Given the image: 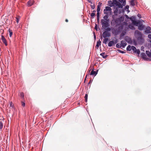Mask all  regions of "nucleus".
I'll return each mask as SVG.
<instances>
[{
    "instance_id": "nucleus-1",
    "label": "nucleus",
    "mask_w": 151,
    "mask_h": 151,
    "mask_svg": "<svg viewBox=\"0 0 151 151\" xmlns=\"http://www.w3.org/2000/svg\"><path fill=\"white\" fill-rule=\"evenodd\" d=\"M135 35L137 38V40L139 41L142 42L143 39L142 37V34L138 30L135 31Z\"/></svg>"
},
{
    "instance_id": "nucleus-2",
    "label": "nucleus",
    "mask_w": 151,
    "mask_h": 151,
    "mask_svg": "<svg viewBox=\"0 0 151 151\" xmlns=\"http://www.w3.org/2000/svg\"><path fill=\"white\" fill-rule=\"evenodd\" d=\"M109 21L105 20L102 19L101 20V23L102 25V29H104L107 28L109 26Z\"/></svg>"
},
{
    "instance_id": "nucleus-3",
    "label": "nucleus",
    "mask_w": 151,
    "mask_h": 151,
    "mask_svg": "<svg viewBox=\"0 0 151 151\" xmlns=\"http://www.w3.org/2000/svg\"><path fill=\"white\" fill-rule=\"evenodd\" d=\"M124 20V18L123 16L117 18L115 20V22L117 24H120Z\"/></svg>"
},
{
    "instance_id": "nucleus-4",
    "label": "nucleus",
    "mask_w": 151,
    "mask_h": 151,
    "mask_svg": "<svg viewBox=\"0 0 151 151\" xmlns=\"http://www.w3.org/2000/svg\"><path fill=\"white\" fill-rule=\"evenodd\" d=\"M111 35L110 33L107 31V30H105V31L103 32L102 34V36L104 38L106 37H109Z\"/></svg>"
},
{
    "instance_id": "nucleus-5",
    "label": "nucleus",
    "mask_w": 151,
    "mask_h": 151,
    "mask_svg": "<svg viewBox=\"0 0 151 151\" xmlns=\"http://www.w3.org/2000/svg\"><path fill=\"white\" fill-rule=\"evenodd\" d=\"M117 41L116 40L115 41V42H114V41H113V40L110 41L108 44V46L109 47H111L112 46H113V45H115L116 43H117Z\"/></svg>"
},
{
    "instance_id": "nucleus-6",
    "label": "nucleus",
    "mask_w": 151,
    "mask_h": 151,
    "mask_svg": "<svg viewBox=\"0 0 151 151\" xmlns=\"http://www.w3.org/2000/svg\"><path fill=\"white\" fill-rule=\"evenodd\" d=\"M115 2V4H116V5L118 6V8H122L123 7V5L121 4L120 3L118 2L116 0H115L114 1Z\"/></svg>"
},
{
    "instance_id": "nucleus-7",
    "label": "nucleus",
    "mask_w": 151,
    "mask_h": 151,
    "mask_svg": "<svg viewBox=\"0 0 151 151\" xmlns=\"http://www.w3.org/2000/svg\"><path fill=\"white\" fill-rule=\"evenodd\" d=\"M1 39L3 42L4 43L5 45L7 46V43L6 40L4 36L2 35H1Z\"/></svg>"
},
{
    "instance_id": "nucleus-8",
    "label": "nucleus",
    "mask_w": 151,
    "mask_h": 151,
    "mask_svg": "<svg viewBox=\"0 0 151 151\" xmlns=\"http://www.w3.org/2000/svg\"><path fill=\"white\" fill-rule=\"evenodd\" d=\"M145 32L147 33H150L151 32V28L150 27H147L145 29Z\"/></svg>"
},
{
    "instance_id": "nucleus-9",
    "label": "nucleus",
    "mask_w": 151,
    "mask_h": 151,
    "mask_svg": "<svg viewBox=\"0 0 151 151\" xmlns=\"http://www.w3.org/2000/svg\"><path fill=\"white\" fill-rule=\"evenodd\" d=\"M102 4V3L101 2H99L97 7V13H100V7L101 6Z\"/></svg>"
},
{
    "instance_id": "nucleus-10",
    "label": "nucleus",
    "mask_w": 151,
    "mask_h": 151,
    "mask_svg": "<svg viewBox=\"0 0 151 151\" xmlns=\"http://www.w3.org/2000/svg\"><path fill=\"white\" fill-rule=\"evenodd\" d=\"M34 2V0H30L27 2V6H32Z\"/></svg>"
},
{
    "instance_id": "nucleus-11",
    "label": "nucleus",
    "mask_w": 151,
    "mask_h": 151,
    "mask_svg": "<svg viewBox=\"0 0 151 151\" xmlns=\"http://www.w3.org/2000/svg\"><path fill=\"white\" fill-rule=\"evenodd\" d=\"M141 57L145 60H147V59H148V58H147L146 57L147 56L145 54L144 52L141 53Z\"/></svg>"
},
{
    "instance_id": "nucleus-12",
    "label": "nucleus",
    "mask_w": 151,
    "mask_h": 151,
    "mask_svg": "<svg viewBox=\"0 0 151 151\" xmlns=\"http://www.w3.org/2000/svg\"><path fill=\"white\" fill-rule=\"evenodd\" d=\"M111 9L109 7L106 6L105 9H104V11H107L109 12H111Z\"/></svg>"
},
{
    "instance_id": "nucleus-13",
    "label": "nucleus",
    "mask_w": 151,
    "mask_h": 151,
    "mask_svg": "<svg viewBox=\"0 0 151 151\" xmlns=\"http://www.w3.org/2000/svg\"><path fill=\"white\" fill-rule=\"evenodd\" d=\"M97 73V72L96 71H94L93 70L91 71L90 73V75L95 76L96 75Z\"/></svg>"
},
{
    "instance_id": "nucleus-14",
    "label": "nucleus",
    "mask_w": 151,
    "mask_h": 151,
    "mask_svg": "<svg viewBox=\"0 0 151 151\" xmlns=\"http://www.w3.org/2000/svg\"><path fill=\"white\" fill-rule=\"evenodd\" d=\"M127 45V43L124 40L121 41V45L122 47H124Z\"/></svg>"
},
{
    "instance_id": "nucleus-15",
    "label": "nucleus",
    "mask_w": 151,
    "mask_h": 151,
    "mask_svg": "<svg viewBox=\"0 0 151 151\" xmlns=\"http://www.w3.org/2000/svg\"><path fill=\"white\" fill-rule=\"evenodd\" d=\"M119 11V8L118 7H116L114 9V13L116 15H117V14Z\"/></svg>"
},
{
    "instance_id": "nucleus-16",
    "label": "nucleus",
    "mask_w": 151,
    "mask_h": 151,
    "mask_svg": "<svg viewBox=\"0 0 151 151\" xmlns=\"http://www.w3.org/2000/svg\"><path fill=\"white\" fill-rule=\"evenodd\" d=\"M109 16V15H106L103 17L104 19H103L109 21V19L108 18Z\"/></svg>"
},
{
    "instance_id": "nucleus-17",
    "label": "nucleus",
    "mask_w": 151,
    "mask_h": 151,
    "mask_svg": "<svg viewBox=\"0 0 151 151\" xmlns=\"http://www.w3.org/2000/svg\"><path fill=\"white\" fill-rule=\"evenodd\" d=\"M145 27L144 25H143L142 24L138 26V28L139 30H142Z\"/></svg>"
},
{
    "instance_id": "nucleus-18",
    "label": "nucleus",
    "mask_w": 151,
    "mask_h": 151,
    "mask_svg": "<svg viewBox=\"0 0 151 151\" xmlns=\"http://www.w3.org/2000/svg\"><path fill=\"white\" fill-rule=\"evenodd\" d=\"M146 53L149 57L151 58V50L150 52L149 51H146Z\"/></svg>"
},
{
    "instance_id": "nucleus-19",
    "label": "nucleus",
    "mask_w": 151,
    "mask_h": 151,
    "mask_svg": "<svg viewBox=\"0 0 151 151\" xmlns=\"http://www.w3.org/2000/svg\"><path fill=\"white\" fill-rule=\"evenodd\" d=\"M132 23L134 25L136 26H137L139 24V22L136 21L135 20L133 21Z\"/></svg>"
},
{
    "instance_id": "nucleus-20",
    "label": "nucleus",
    "mask_w": 151,
    "mask_h": 151,
    "mask_svg": "<svg viewBox=\"0 0 151 151\" xmlns=\"http://www.w3.org/2000/svg\"><path fill=\"white\" fill-rule=\"evenodd\" d=\"M119 1L122 3V5L124 6H125L126 4V1L125 0H118Z\"/></svg>"
},
{
    "instance_id": "nucleus-21",
    "label": "nucleus",
    "mask_w": 151,
    "mask_h": 151,
    "mask_svg": "<svg viewBox=\"0 0 151 151\" xmlns=\"http://www.w3.org/2000/svg\"><path fill=\"white\" fill-rule=\"evenodd\" d=\"M132 46L130 45H128L127 48V50L128 51H130L132 50Z\"/></svg>"
},
{
    "instance_id": "nucleus-22",
    "label": "nucleus",
    "mask_w": 151,
    "mask_h": 151,
    "mask_svg": "<svg viewBox=\"0 0 151 151\" xmlns=\"http://www.w3.org/2000/svg\"><path fill=\"white\" fill-rule=\"evenodd\" d=\"M128 27L129 28H130L132 29H135V27L132 24H129L128 26Z\"/></svg>"
},
{
    "instance_id": "nucleus-23",
    "label": "nucleus",
    "mask_w": 151,
    "mask_h": 151,
    "mask_svg": "<svg viewBox=\"0 0 151 151\" xmlns=\"http://www.w3.org/2000/svg\"><path fill=\"white\" fill-rule=\"evenodd\" d=\"M2 121V120L0 119V130H1L3 127V123Z\"/></svg>"
},
{
    "instance_id": "nucleus-24",
    "label": "nucleus",
    "mask_w": 151,
    "mask_h": 151,
    "mask_svg": "<svg viewBox=\"0 0 151 151\" xmlns=\"http://www.w3.org/2000/svg\"><path fill=\"white\" fill-rule=\"evenodd\" d=\"M101 42L99 40L97 42V44L96 45V46L97 47H99V46L101 45Z\"/></svg>"
},
{
    "instance_id": "nucleus-25",
    "label": "nucleus",
    "mask_w": 151,
    "mask_h": 151,
    "mask_svg": "<svg viewBox=\"0 0 151 151\" xmlns=\"http://www.w3.org/2000/svg\"><path fill=\"white\" fill-rule=\"evenodd\" d=\"M100 55L103 57L104 58H106L107 55L105 54V53H102L100 54Z\"/></svg>"
},
{
    "instance_id": "nucleus-26",
    "label": "nucleus",
    "mask_w": 151,
    "mask_h": 151,
    "mask_svg": "<svg viewBox=\"0 0 151 151\" xmlns=\"http://www.w3.org/2000/svg\"><path fill=\"white\" fill-rule=\"evenodd\" d=\"M109 39L108 38H105L103 40V42L105 44L107 43V42L108 41Z\"/></svg>"
},
{
    "instance_id": "nucleus-27",
    "label": "nucleus",
    "mask_w": 151,
    "mask_h": 151,
    "mask_svg": "<svg viewBox=\"0 0 151 151\" xmlns=\"http://www.w3.org/2000/svg\"><path fill=\"white\" fill-rule=\"evenodd\" d=\"M104 13L106 15H110L111 14V12H109L105 11H104Z\"/></svg>"
},
{
    "instance_id": "nucleus-28",
    "label": "nucleus",
    "mask_w": 151,
    "mask_h": 151,
    "mask_svg": "<svg viewBox=\"0 0 151 151\" xmlns=\"http://www.w3.org/2000/svg\"><path fill=\"white\" fill-rule=\"evenodd\" d=\"M20 96L21 98H22L23 99H24V95L23 93H21L20 94Z\"/></svg>"
},
{
    "instance_id": "nucleus-29",
    "label": "nucleus",
    "mask_w": 151,
    "mask_h": 151,
    "mask_svg": "<svg viewBox=\"0 0 151 151\" xmlns=\"http://www.w3.org/2000/svg\"><path fill=\"white\" fill-rule=\"evenodd\" d=\"M99 14L100 13H97V20L98 22H99Z\"/></svg>"
},
{
    "instance_id": "nucleus-30",
    "label": "nucleus",
    "mask_w": 151,
    "mask_h": 151,
    "mask_svg": "<svg viewBox=\"0 0 151 151\" xmlns=\"http://www.w3.org/2000/svg\"><path fill=\"white\" fill-rule=\"evenodd\" d=\"M130 19L132 22L133 21L135 20V17L134 16H132L129 18Z\"/></svg>"
},
{
    "instance_id": "nucleus-31",
    "label": "nucleus",
    "mask_w": 151,
    "mask_h": 151,
    "mask_svg": "<svg viewBox=\"0 0 151 151\" xmlns=\"http://www.w3.org/2000/svg\"><path fill=\"white\" fill-rule=\"evenodd\" d=\"M116 47L118 48H120L122 47L121 44H120L119 43L117 44L116 45Z\"/></svg>"
},
{
    "instance_id": "nucleus-32",
    "label": "nucleus",
    "mask_w": 151,
    "mask_h": 151,
    "mask_svg": "<svg viewBox=\"0 0 151 151\" xmlns=\"http://www.w3.org/2000/svg\"><path fill=\"white\" fill-rule=\"evenodd\" d=\"M132 50H133L134 52H135V51H136L137 49L134 46H132Z\"/></svg>"
},
{
    "instance_id": "nucleus-33",
    "label": "nucleus",
    "mask_w": 151,
    "mask_h": 151,
    "mask_svg": "<svg viewBox=\"0 0 151 151\" xmlns=\"http://www.w3.org/2000/svg\"><path fill=\"white\" fill-rule=\"evenodd\" d=\"M9 36L11 37L12 35V30L10 29L9 30Z\"/></svg>"
},
{
    "instance_id": "nucleus-34",
    "label": "nucleus",
    "mask_w": 151,
    "mask_h": 151,
    "mask_svg": "<svg viewBox=\"0 0 151 151\" xmlns=\"http://www.w3.org/2000/svg\"><path fill=\"white\" fill-rule=\"evenodd\" d=\"M88 96V95L87 94H86L84 97L85 98V101L86 102H87V101Z\"/></svg>"
},
{
    "instance_id": "nucleus-35",
    "label": "nucleus",
    "mask_w": 151,
    "mask_h": 151,
    "mask_svg": "<svg viewBox=\"0 0 151 151\" xmlns=\"http://www.w3.org/2000/svg\"><path fill=\"white\" fill-rule=\"evenodd\" d=\"M95 14L94 13H92L91 14V18H93L95 16Z\"/></svg>"
},
{
    "instance_id": "nucleus-36",
    "label": "nucleus",
    "mask_w": 151,
    "mask_h": 151,
    "mask_svg": "<svg viewBox=\"0 0 151 151\" xmlns=\"http://www.w3.org/2000/svg\"><path fill=\"white\" fill-rule=\"evenodd\" d=\"M125 40H126V41H128V40L129 41V40H130V39L129 38V37H128V36H127V37H125Z\"/></svg>"
},
{
    "instance_id": "nucleus-37",
    "label": "nucleus",
    "mask_w": 151,
    "mask_h": 151,
    "mask_svg": "<svg viewBox=\"0 0 151 151\" xmlns=\"http://www.w3.org/2000/svg\"><path fill=\"white\" fill-rule=\"evenodd\" d=\"M135 52L137 53V54L139 55L140 53V51L139 49H137L136 51H135Z\"/></svg>"
},
{
    "instance_id": "nucleus-38",
    "label": "nucleus",
    "mask_w": 151,
    "mask_h": 151,
    "mask_svg": "<svg viewBox=\"0 0 151 151\" xmlns=\"http://www.w3.org/2000/svg\"><path fill=\"white\" fill-rule=\"evenodd\" d=\"M19 18H20L19 17H16V22L17 23H19Z\"/></svg>"
},
{
    "instance_id": "nucleus-39",
    "label": "nucleus",
    "mask_w": 151,
    "mask_h": 151,
    "mask_svg": "<svg viewBox=\"0 0 151 151\" xmlns=\"http://www.w3.org/2000/svg\"><path fill=\"white\" fill-rule=\"evenodd\" d=\"M21 104L22 106L23 107H24L25 106V103L23 101H22L21 102Z\"/></svg>"
},
{
    "instance_id": "nucleus-40",
    "label": "nucleus",
    "mask_w": 151,
    "mask_h": 151,
    "mask_svg": "<svg viewBox=\"0 0 151 151\" xmlns=\"http://www.w3.org/2000/svg\"><path fill=\"white\" fill-rule=\"evenodd\" d=\"M111 30V29L109 27H108L107 29H105V30H107L108 32V31H110Z\"/></svg>"
},
{
    "instance_id": "nucleus-41",
    "label": "nucleus",
    "mask_w": 151,
    "mask_h": 151,
    "mask_svg": "<svg viewBox=\"0 0 151 151\" xmlns=\"http://www.w3.org/2000/svg\"><path fill=\"white\" fill-rule=\"evenodd\" d=\"M91 8L92 9H95V6L93 4V5H91Z\"/></svg>"
},
{
    "instance_id": "nucleus-42",
    "label": "nucleus",
    "mask_w": 151,
    "mask_h": 151,
    "mask_svg": "<svg viewBox=\"0 0 151 151\" xmlns=\"http://www.w3.org/2000/svg\"><path fill=\"white\" fill-rule=\"evenodd\" d=\"M95 29H96V31L97 30L98 26H97V24H95Z\"/></svg>"
},
{
    "instance_id": "nucleus-43",
    "label": "nucleus",
    "mask_w": 151,
    "mask_h": 151,
    "mask_svg": "<svg viewBox=\"0 0 151 151\" xmlns=\"http://www.w3.org/2000/svg\"><path fill=\"white\" fill-rule=\"evenodd\" d=\"M118 50L120 53H124V52L123 51L121 50Z\"/></svg>"
},
{
    "instance_id": "nucleus-44",
    "label": "nucleus",
    "mask_w": 151,
    "mask_h": 151,
    "mask_svg": "<svg viewBox=\"0 0 151 151\" xmlns=\"http://www.w3.org/2000/svg\"><path fill=\"white\" fill-rule=\"evenodd\" d=\"M148 37L151 39V35L149 34L148 35Z\"/></svg>"
},
{
    "instance_id": "nucleus-45",
    "label": "nucleus",
    "mask_w": 151,
    "mask_h": 151,
    "mask_svg": "<svg viewBox=\"0 0 151 151\" xmlns=\"http://www.w3.org/2000/svg\"><path fill=\"white\" fill-rule=\"evenodd\" d=\"M88 1L89 3H90L91 4L92 3V0H88Z\"/></svg>"
},
{
    "instance_id": "nucleus-46",
    "label": "nucleus",
    "mask_w": 151,
    "mask_h": 151,
    "mask_svg": "<svg viewBox=\"0 0 151 151\" xmlns=\"http://www.w3.org/2000/svg\"><path fill=\"white\" fill-rule=\"evenodd\" d=\"M117 15H116L115 14L113 15L112 16V18L113 19H114V18Z\"/></svg>"
},
{
    "instance_id": "nucleus-47",
    "label": "nucleus",
    "mask_w": 151,
    "mask_h": 151,
    "mask_svg": "<svg viewBox=\"0 0 151 151\" xmlns=\"http://www.w3.org/2000/svg\"><path fill=\"white\" fill-rule=\"evenodd\" d=\"M13 106V103L12 102H11L10 103V106L12 107Z\"/></svg>"
},
{
    "instance_id": "nucleus-48",
    "label": "nucleus",
    "mask_w": 151,
    "mask_h": 151,
    "mask_svg": "<svg viewBox=\"0 0 151 151\" xmlns=\"http://www.w3.org/2000/svg\"><path fill=\"white\" fill-rule=\"evenodd\" d=\"M65 21L66 22H68V19H66L65 20Z\"/></svg>"
},
{
    "instance_id": "nucleus-49",
    "label": "nucleus",
    "mask_w": 151,
    "mask_h": 151,
    "mask_svg": "<svg viewBox=\"0 0 151 151\" xmlns=\"http://www.w3.org/2000/svg\"><path fill=\"white\" fill-rule=\"evenodd\" d=\"M129 7V6H126V8H127V9H128Z\"/></svg>"
},
{
    "instance_id": "nucleus-50",
    "label": "nucleus",
    "mask_w": 151,
    "mask_h": 151,
    "mask_svg": "<svg viewBox=\"0 0 151 151\" xmlns=\"http://www.w3.org/2000/svg\"><path fill=\"white\" fill-rule=\"evenodd\" d=\"M126 16L127 18H129V17H128V16L127 15H126Z\"/></svg>"
},
{
    "instance_id": "nucleus-51",
    "label": "nucleus",
    "mask_w": 151,
    "mask_h": 151,
    "mask_svg": "<svg viewBox=\"0 0 151 151\" xmlns=\"http://www.w3.org/2000/svg\"><path fill=\"white\" fill-rule=\"evenodd\" d=\"M93 12H96V11H95V10H94L93 11Z\"/></svg>"
},
{
    "instance_id": "nucleus-52",
    "label": "nucleus",
    "mask_w": 151,
    "mask_h": 151,
    "mask_svg": "<svg viewBox=\"0 0 151 151\" xmlns=\"http://www.w3.org/2000/svg\"><path fill=\"white\" fill-rule=\"evenodd\" d=\"M94 37L95 38H96V36H95V35H94Z\"/></svg>"
},
{
    "instance_id": "nucleus-53",
    "label": "nucleus",
    "mask_w": 151,
    "mask_h": 151,
    "mask_svg": "<svg viewBox=\"0 0 151 151\" xmlns=\"http://www.w3.org/2000/svg\"><path fill=\"white\" fill-rule=\"evenodd\" d=\"M101 39H102V36H101Z\"/></svg>"
}]
</instances>
